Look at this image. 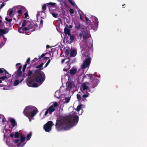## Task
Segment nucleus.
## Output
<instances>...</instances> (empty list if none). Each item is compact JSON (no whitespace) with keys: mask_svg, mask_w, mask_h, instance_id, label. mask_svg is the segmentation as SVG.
I'll return each instance as SVG.
<instances>
[{"mask_svg":"<svg viewBox=\"0 0 147 147\" xmlns=\"http://www.w3.org/2000/svg\"><path fill=\"white\" fill-rule=\"evenodd\" d=\"M9 121L11 125L8 124L5 126V128L3 130L4 133V140L5 139L6 142L9 147H22L26 143L25 142L26 136H22L20 139H17L14 141H10L9 137L5 138L14 129V127L16 125L15 120L13 119H11Z\"/></svg>","mask_w":147,"mask_h":147,"instance_id":"f257e3e1","label":"nucleus"},{"mask_svg":"<svg viewBox=\"0 0 147 147\" xmlns=\"http://www.w3.org/2000/svg\"><path fill=\"white\" fill-rule=\"evenodd\" d=\"M78 121V117L75 112H72L68 116L57 121L56 125V129L58 131L62 129L68 130L72 126L75 125Z\"/></svg>","mask_w":147,"mask_h":147,"instance_id":"f03ea898","label":"nucleus"},{"mask_svg":"<svg viewBox=\"0 0 147 147\" xmlns=\"http://www.w3.org/2000/svg\"><path fill=\"white\" fill-rule=\"evenodd\" d=\"M43 63H41L37 68L39 70H36L34 76L29 78L27 81V85L30 87H36L41 85L45 79V76L44 73L40 70L43 69Z\"/></svg>","mask_w":147,"mask_h":147,"instance_id":"7ed1b4c3","label":"nucleus"},{"mask_svg":"<svg viewBox=\"0 0 147 147\" xmlns=\"http://www.w3.org/2000/svg\"><path fill=\"white\" fill-rule=\"evenodd\" d=\"M26 10V9L24 6L21 5L14 6L9 9L5 20L7 22H10L12 21V18L13 17V20L17 22L19 18L18 16L15 17V14L17 13L18 16H21L23 14V12H25Z\"/></svg>","mask_w":147,"mask_h":147,"instance_id":"20e7f679","label":"nucleus"},{"mask_svg":"<svg viewBox=\"0 0 147 147\" xmlns=\"http://www.w3.org/2000/svg\"><path fill=\"white\" fill-rule=\"evenodd\" d=\"M37 112V109L35 107L32 106L26 107L24 111V115L29 118L30 121L33 119V117Z\"/></svg>","mask_w":147,"mask_h":147,"instance_id":"39448f33","label":"nucleus"},{"mask_svg":"<svg viewBox=\"0 0 147 147\" xmlns=\"http://www.w3.org/2000/svg\"><path fill=\"white\" fill-rule=\"evenodd\" d=\"M90 84L88 82H85L82 84L80 88L82 92L84 93H86L87 94H84L82 96L83 98H86L89 96V94L88 93L90 91Z\"/></svg>","mask_w":147,"mask_h":147,"instance_id":"423d86ee","label":"nucleus"},{"mask_svg":"<svg viewBox=\"0 0 147 147\" xmlns=\"http://www.w3.org/2000/svg\"><path fill=\"white\" fill-rule=\"evenodd\" d=\"M21 68L22 66H20L16 72V77L17 79L15 80L14 82V85L15 86H17L19 84L20 81L21 82L24 80V77L22 76Z\"/></svg>","mask_w":147,"mask_h":147,"instance_id":"0eeeda50","label":"nucleus"},{"mask_svg":"<svg viewBox=\"0 0 147 147\" xmlns=\"http://www.w3.org/2000/svg\"><path fill=\"white\" fill-rule=\"evenodd\" d=\"M24 23H25V26L26 27L28 31L32 32L35 30V25L33 22L27 21H24Z\"/></svg>","mask_w":147,"mask_h":147,"instance_id":"6e6552de","label":"nucleus"},{"mask_svg":"<svg viewBox=\"0 0 147 147\" xmlns=\"http://www.w3.org/2000/svg\"><path fill=\"white\" fill-rule=\"evenodd\" d=\"M58 104L56 102H54L49 108H48L45 112L44 116H46L48 113L51 114L54 111L55 108L57 106Z\"/></svg>","mask_w":147,"mask_h":147,"instance_id":"1a4fd4ad","label":"nucleus"},{"mask_svg":"<svg viewBox=\"0 0 147 147\" xmlns=\"http://www.w3.org/2000/svg\"><path fill=\"white\" fill-rule=\"evenodd\" d=\"M53 125L52 121H49L44 125L43 127L44 129L46 131L49 132L51 131Z\"/></svg>","mask_w":147,"mask_h":147,"instance_id":"9d476101","label":"nucleus"},{"mask_svg":"<svg viewBox=\"0 0 147 147\" xmlns=\"http://www.w3.org/2000/svg\"><path fill=\"white\" fill-rule=\"evenodd\" d=\"M67 88L69 90L73 89L75 86V83L72 81V79L69 78L67 83Z\"/></svg>","mask_w":147,"mask_h":147,"instance_id":"9b49d317","label":"nucleus"},{"mask_svg":"<svg viewBox=\"0 0 147 147\" xmlns=\"http://www.w3.org/2000/svg\"><path fill=\"white\" fill-rule=\"evenodd\" d=\"M69 61V60L67 58L63 59L61 61V63L64 66L65 65L63 69V70L66 71H67L70 67V66L68 63Z\"/></svg>","mask_w":147,"mask_h":147,"instance_id":"f8f14e48","label":"nucleus"},{"mask_svg":"<svg viewBox=\"0 0 147 147\" xmlns=\"http://www.w3.org/2000/svg\"><path fill=\"white\" fill-rule=\"evenodd\" d=\"M50 11H53L57 8L56 3H55L50 2L47 4Z\"/></svg>","mask_w":147,"mask_h":147,"instance_id":"ddd939ff","label":"nucleus"},{"mask_svg":"<svg viewBox=\"0 0 147 147\" xmlns=\"http://www.w3.org/2000/svg\"><path fill=\"white\" fill-rule=\"evenodd\" d=\"M27 31H28V30L26 27L25 26V23L23 22L22 24V27L19 28L18 31L20 33H24Z\"/></svg>","mask_w":147,"mask_h":147,"instance_id":"4468645a","label":"nucleus"},{"mask_svg":"<svg viewBox=\"0 0 147 147\" xmlns=\"http://www.w3.org/2000/svg\"><path fill=\"white\" fill-rule=\"evenodd\" d=\"M90 62V58H88L86 59L82 65V68L83 69H84L87 67L89 66Z\"/></svg>","mask_w":147,"mask_h":147,"instance_id":"2eb2a0df","label":"nucleus"},{"mask_svg":"<svg viewBox=\"0 0 147 147\" xmlns=\"http://www.w3.org/2000/svg\"><path fill=\"white\" fill-rule=\"evenodd\" d=\"M11 75L9 74L8 72H6L5 76L0 77V80H2L3 81H6L8 78H10Z\"/></svg>","mask_w":147,"mask_h":147,"instance_id":"dca6fc26","label":"nucleus"},{"mask_svg":"<svg viewBox=\"0 0 147 147\" xmlns=\"http://www.w3.org/2000/svg\"><path fill=\"white\" fill-rule=\"evenodd\" d=\"M9 32V30L6 28L0 29V36H2L4 34L7 33Z\"/></svg>","mask_w":147,"mask_h":147,"instance_id":"f3484780","label":"nucleus"},{"mask_svg":"<svg viewBox=\"0 0 147 147\" xmlns=\"http://www.w3.org/2000/svg\"><path fill=\"white\" fill-rule=\"evenodd\" d=\"M9 137L12 138L14 137L16 138H18L19 137V134L18 132H13L11 133L8 137L9 138Z\"/></svg>","mask_w":147,"mask_h":147,"instance_id":"a211bd4d","label":"nucleus"},{"mask_svg":"<svg viewBox=\"0 0 147 147\" xmlns=\"http://www.w3.org/2000/svg\"><path fill=\"white\" fill-rule=\"evenodd\" d=\"M45 13L43 11H38V14L37 15V18L40 17L42 18H44L45 17Z\"/></svg>","mask_w":147,"mask_h":147,"instance_id":"6ab92c4d","label":"nucleus"},{"mask_svg":"<svg viewBox=\"0 0 147 147\" xmlns=\"http://www.w3.org/2000/svg\"><path fill=\"white\" fill-rule=\"evenodd\" d=\"M79 35L80 38H82L84 39H85L87 38L86 33L84 31H83L81 33H80Z\"/></svg>","mask_w":147,"mask_h":147,"instance_id":"aec40b11","label":"nucleus"},{"mask_svg":"<svg viewBox=\"0 0 147 147\" xmlns=\"http://www.w3.org/2000/svg\"><path fill=\"white\" fill-rule=\"evenodd\" d=\"M70 98L68 97L65 98H61V99L64 103H67L70 101Z\"/></svg>","mask_w":147,"mask_h":147,"instance_id":"412c9836","label":"nucleus"},{"mask_svg":"<svg viewBox=\"0 0 147 147\" xmlns=\"http://www.w3.org/2000/svg\"><path fill=\"white\" fill-rule=\"evenodd\" d=\"M77 70V69L75 67L72 68L70 71V74L71 75H74L75 74H76Z\"/></svg>","mask_w":147,"mask_h":147,"instance_id":"4be33fe9","label":"nucleus"},{"mask_svg":"<svg viewBox=\"0 0 147 147\" xmlns=\"http://www.w3.org/2000/svg\"><path fill=\"white\" fill-rule=\"evenodd\" d=\"M5 122V119L4 116L2 115H0V123L3 124Z\"/></svg>","mask_w":147,"mask_h":147,"instance_id":"5701e85b","label":"nucleus"},{"mask_svg":"<svg viewBox=\"0 0 147 147\" xmlns=\"http://www.w3.org/2000/svg\"><path fill=\"white\" fill-rule=\"evenodd\" d=\"M92 88L96 87L98 84V81L97 80L94 79L92 81Z\"/></svg>","mask_w":147,"mask_h":147,"instance_id":"b1692460","label":"nucleus"},{"mask_svg":"<svg viewBox=\"0 0 147 147\" xmlns=\"http://www.w3.org/2000/svg\"><path fill=\"white\" fill-rule=\"evenodd\" d=\"M64 32L66 34H67L69 36L70 34V30L68 27H65L64 29Z\"/></svg>","mask_w":147,"mask_h":147,"instance_id":"393cba45","label":"nucleus"},{"mask_svg":"<svg viewBox=\"0 0 147 147\" xmlns=\"http://www.w3.org/2000/svg\"><path fill=\"white\" fill-rule=\"evenodd\" d=\"M77 52L76 50H72L70 52V55L72 57H74L76 55Z\"/></svg>","mask_w":147,"mask_h":147,"instance_id":"a878e982","label":"nucleus"},{"mask_svg":"<svg viewBox=\"0 0 147 147\" xmlns=\"http://www.w3.org/2000/svg\"><path fill=\"white\" fill-rule=\"evenodd\" d=\"M68 77L67 75H64L62 76V81L63 82H65L67 79H68Z\"/></svg>","mask_w":147,"mask_h":147,"instance_id":"bb28decb","label":"nucleus"},{"mask_svg":"<svg viewBox=\"0 0 147 147\" xmlns=\"http://www.w3.org/2000/svg\"><path fill=\"white\" fill-rule=\"evenodd\" d=\"M68 1L71 5L74 6L76 8H78L77 6L76 5L75 2L73 0H68Z\"/></svg>","mask_w":147,"mask_h":147,"instance_id":"cd10ccee","label":"nucleus"},{"mask_svg":"<svg viewBox=\"0 0 147 147\" xmlns=\"http://www.w3.org/2000/svg\"><path fill=\"white\" fill-rule=\"evenodd\" d=\"M55 96L56 97L58 98L60 97V94L59 91H56L55 94Z\"/></svg>","mask_w":147,"mask_h":147,"instance_id":"c85d7f7f","label":"nucleus"},{"mask_svg":"<svg viewBox=\"0 0 147 147\" xmlns=\"http://www.w3.org/2000/svg\"><path fill=\"white\" fill-rule=\"evenodd\" d=\"M52 15L55 18H57L58 17V14L57 13H54L53 11H50Z\"/></svg>","mask_w":147,"mask_h":147,"instance_id":"c756f323","label":"nucleus"},{"mask_svg":"<svg viewBox=\"0 0 147 147\" xmlns=\"http://www.w3.org/2000/svg\"><path fill=\"white\" fill-rule=\"evenodd\" d=\"M32 133L30 132L27 135L26 140L27 141L29 140L31 137Z\"/></svg>","mask_w":147,"mask_h":147,"instance_id":"7c9ffc66","label":"nucleus"},{"mask_svg":"<svg viewBox=\"0 0 147 147\" xmlns=\"http://www.w3.org/2000/svg\"><path fill=\"white\" fill-rule=\"evenodd\" d=\"M7 40L6 38H5L4 36L3 37L2 40L3 41L1 42L2 45H3L6 43V42Z\"/></svg>","mask_w":147,"mask_h":147,"instance_id":"2f4dec72","label":"nucleus"},{"mask_svg":"<svg viewBox=\"0 0 147 147\" xmlns=\"http://www.w3.org/2000/svg\"><path fill=\"white\" fill-rule=\"evenodd\" d=\"M81 107H82V105H78L77 106V108L76 109V111L77 112H79V111L81 110Z\"/></svg>","mask_w":147,"mask_h":147,"instance_id":"473e14b6","label":"nucleus"},{"mask_svg":"<svg viewBox=\"0 0 147 147\" xmlns=\"http://www.w3.org/2000/svg\"><path fill=\"white\" fill-rule=\"evenodd\" d=\"M70 39V42H71L73 41V40L74 39V37L73 35H71L69 37Z\"/></svg>","mask_w":147,"mask_h":147,"instance_id":"72a5a7b5","label":"nucleus"},{"mask_svg":"<svg viewBox=\"0 0 147 147\" xmlns=\"http://www.w3.org/2000/svg\"><path fill=\"white\" fill-rule=\"evenodd\" d=\"M77 99L79 100H81L82 99V97L81 96V95L79 94H78L77 95Z\"/></svg>","mask_w":147,"mask_h":147,"instance_id":"f704fd0d","label":"nucleus"},{"mask_svg":"<svg viewBox=\"0 0 147 147\" xmlns=\"http://www.w3.org/2000/svg\"><path fill=\"white\" fill-rule=\"evenodd\" d=\"M3 71H5V73L7 72L6 71L5 69L3 68H0V73H2Z\"/></svg>","mask_w":147,"mask_h":147,"instance_id":"c9c22d12","label":"nucleus"},{"mask_svg":"<svg viewBox=\"0 0 147 147\" xmlns=\"http://www.w3.org/2000/svg\"><path fill=\"white\" fill-rule=\"evenodd\" d=\"M45 54H42L40 57H39V59H41V58H43V59H48V58L46 57H45L44 58V57L45 56Z\"/></svg>","mask_w":147,"mask_h":147,"instance_id":"e433bc0d","label":"nucleus"},{"mask_svg":"<svg viewBox=\"0 0 147 147\" xmlns=\"http://www.w3.org/2000/svg\"><path fill=\"white\" fill-rule=\"evenodd\" d=\"M30 60V57L28 58V59H27V61H26L25 64H26V66H27V64H29Z\"/></svg>","mask_w":147,"mask_h":147,"instance_id":"4c0bfd02","label":"nucleus"},{"mask_svg":"<svg viewBox=\"0 0 147 147\" xmlns=\"http://www.w3.org/2000/svg\"><path fill=\"white\" fill-rule=\"evenodd\" d=\"M69 12L71 16H72L74 13V10L70 8L69 9Z\"/></svg>","mask_w":147,"mask_h":147,"instance_id":"58836bf2","label":"nucleus"},{"mask_svg":"<svg viewBox=\"0 0 147 147\" xmlns=\"http://www.w3.org/2000/svg\"><path fill=\"white\" fill-rule=\"evenodd\" d=\"M86 75L87 76L88 78H90V79L93 78V75L92 74L86 75Z\"/></svg>","mask_w":147,"mask_h":147,"instance_id":"ea45409f","label":"nucleus"},{"mask_svg":"<svg viewBox=\"0 0 147 147\" xmlns=\"http://www.w3.org/2000/svg\"><path fill=\"white\" fill-rule=\"evenodd\" d=\"M93 18L95 19V22L97 24V26L98 24V20L97 18H96L95 17H93Z\"/></svg>","mask_w":147,"mask_h":147,"instance_id":"a19ab883","label":"nucleus"},{"mask_svg":"<svg viewBox=\"0 0 147 147\" xmlns=\"http://www.w3.org/2000/svg\"><path fill=\"white\" fill-rule=\"evenodd\" d=\"M26 12V11H25V12H24L25 18H27L28 17V13L27 12ZM23 13H24V12H23Z\"/></svg>","mask_w":147,"mask_h":147,"instance_id":"79ce46f5","label":"nucleus"},{"mask_svg":"<svg viewBox=\"0 0 147 147\" xmlns=\"http://www.w3.org/2000/svg\"><path fill=\"white\" fill-rule=\"evenodd\" d=\"M26 64H25L24 65V67H23V72H24L25 69H26Z\"/></svg>","mask_w":147,"mask_h":147,"instance_id":"37998d69","label":"nucleus"},{"mask_svg":"<svg viewBox=\"0 0 147 147\" xmlns=\"http://www.w3.org/2000/svg\"><path fill=\"white\" fill-rule=\"evenodd\" d=\"M42 9L43 10H45L46 9V5H44L42 6Z\"/></svg>","mask_w":147,"mask_h":147,"instance_id":"c03bdc74","label":"nucleus"},{"mask_svg":"<svg viewBox=\"0 0 147 147\" xmlns=\"http://www.w3.org/2000/svg\"><path fill=\"white\" fill-rule=\"evenodd\" d=\"M11 88L10 87L7 88V86H6L5 87V88H3L4 90H7L9 89H11Z\"/></svg>","mask_w":147,"mask_h":147,"instance_id":"a18cd8bd","label":"nucleus"},{"mask_svg":"<svg viewBox=\"0 0 147 147\" xmlns=\"http://www.w3.org/2000/svg\"><path fill=\"white\" fill-rule=\"evenodd\" d=\"M5 5V4L4 3H2L1 5V6L0 7V9L1 8Z\"/></svg>","mask_w":147,"mask_h":147,"instance_id":"49530a36","label":"nucleus"},{"mask_svg":"<svg viewBox=\"0 0 147 147\" xmlns=\"http://www.w3.org/2000/svg\"><path fill=\"white\" fill-rule=\"evenodd\" d=\"M38 60V59L37 58H35L34 59V60L32 61V62H33L35 61L36 60Z\"/></svg>","mask_w":147,"mask_h":147,"instance_id":"de8ad7c7","label":"nucleus"},{"mask_svg":"<svg viewBox=\"0 0 147 147\" xmlns=\"http://www.w3.org/2000/svg\"><path fill=\"white\" fill-rule=\"evenodd\" d=\"M3 45H2L1 42H0V48H1Z\"/></svg>","mask_w":147,"mask_h":147,"instance_id":"09e8293b","label":"nucleus"},{"mask_svg":"<svg viewBox=\"0 0 147 147\" xmlns=\"http://www.w3.org/2000/svg\"><path fill=\"white\" fill-rule=\"evenodd\" d=\"M82 112H83L82 110H81V112H80V113H78V114L79 115H81L82 114Z\"/></svg>","mask_w":147,"mask_h":147,"instance_id":"8fccbe9b","label":"nucleus"},{"mask_svg":"<svg viewBox=\"0 0 147 147\" xmlns=\"http://www.w3.org/2000/svg\"><path fill=\"white\" fill-rule=\"evenodd\" d=\"M32 73V71H30L29 72L28 74L29 75H30Z\"/></svg>","mask_w":147,"mask_h":147,"instance_id":"3c124183","label":"nucleus"},{"mask_svg":"<svg viewBox=\"0 0 147 147\" xmlns=\"http://www.w3.org/2000/svg\"><path fill=\"white\" fill-rule=\"evenodd\" d=\"M49 64V63H46V64H45V67H46L48 66V64Z\"/></svg>","mask_w":147,"mask_h":147,"instance_id":"603ef678","label":"nucleus"},{"mask_svg":"<svg viewBox=\"0 0 147 147\" xmlns=\"http://www.w3.org/2000/svg\"><path fill=\"white\" fill-rule=\"evenodd\" d=\"M79 15H80V20H82V17L81 15L80 14H79Z\"/></svg>","mask_w":147,"mask_h":147,"instance_id":"864d4df0","label":"nucleus"},{"mask_svg":"<svg viewBox=\"0 0 147 147\" xmlns=\"http://www.w3.org/2000/svg\"><path fill=\"white\" fill-rule=\"evenodd\" d=\"M2 21V18L0 16V23Z\"/></svg>","mask_w":147,"mask_h":147,"instance_id":"5fc2aeb1","label":"nucleus"},{"mask_svg":"<svg viewBox=\"0 0 147 147\" xmlns=\"http://www.w3.org/2000/svg\"><path fill=\"white\" fill-rule=\"evenodd\" d=\"M40 23L41 24H42L43 23L42 20H41L40 22Z\"/></svg>","mask_w":147,"mask_h":147,"instance_id":"6e6d98bb","label":"nucleus"},{"mask_svg":"<svg viewBox=\"0 0 147 147\" xmlns=\"http://www.w3.org/2000/svg\"><path fill=\"white\" fill-rule=\"evenodd\" d=\"M85 19H86V20L87 21H88V19L86 17V18H85Z\"/></svg>","mask_w":147,"mask_h":147,"instance_id":"4d7b16f0","label":"nucleus"},{"mask_svg":"<svg viewBox=\"0 0 147 147\" xmlns=\"http://www.w3.org/2000/svg\"><path fill=\"white\" fill-rule=\"evenodd\" d=\"M50 62V60L49 59L48 60V61L47 62V63H49H49Z\"/></svg>","mask_w":147,"mask_h":147,"instance_id":"13d9d810","label":"nucleus"},{"mask_svg":"<svg viewBox=\"0 0 147 147\" xmlns=\"http://www.w3.org/2000/svg\"><path fill=\"white\" fill-rule=\"evenodd\" d=\"M20 65V63H18L16 64V65L17 66L18 65Z\"/></svg>","mask_w":147,"mask_h":147,"instance_id":"bf43d9fd","label":"nucleus"},{"mask_svg":"<svg viewBox=\"0 0 147 147\" xmlns=\"http://www.w3.org/2000/svg\"><path fill=\"white\" fill-rule=\"evenodd\" d=\"M57 0L60 2H61L62 1V0Z\"/></svg>","mask_w":147,"mask_h":147,"instance_id":"052dcab7","label":"nucleus"},{"mask_svg":"<svg viewBox=\"0 0 147 147\" xmlns=\"http://www.w3.org/2000/svg\"><path fill=\"white\" fill-rule=\"evenodd\" d=\"M2 82V81L0 80V83H1Z\"/></svg>","mask_w":147,"mask_h":147,"instance_id":"680f3d73","label":"nucleus"},{"mask_svg":"<svg viewBox=\"0 0 147 147\" xmlns=\"http://www.w3.org/2000/svg\"><path fill=\"white\" fill-rule=\"evenodd\" d=\"M124 5H123V7H124Z\"/></svg>","mask_w":147,"mask_h":147,"instance_id":"e2e57ef3","label":"nucleus"},{"mask_svg":"<svg viewBox=\"0 0 147 147\" xmlns=\"http://www.w3.org/2000/svg\"><path fill=\"white\" fill-rule=\"evenodd\" d=\"M124 5H123V7H124Z\"/></svg>","mask_w":147,"mask_h":147,"instance_id":"0e129e2a","label":"nucleus"},{"mask_svg":"<svg viewBox=\"0 0 147 147\" xmlns=\"http://www.w3.org/2000/svg\"><path fill=\"white\" fill-rule=\"evenodd\" d=\"M16 16H15V17H16V16H17V15H16Z\"/></svg>","mask_w":147,"mask_h":147,"instance_id":"69168bd1","label":"nucleus"},{"mask_svg":"<svg viewBox=\"0 0 147 147\" xmlns=\"http://www.w3.org/2000/svg\"><path fill=\"white\" fill-rule=\"evenodd\" d=\"M41 114H42V113H40V116L41 115Z\"/></svg>","mask_w":147,"mask_h":147,"instance_id":"338daca9","label":"nucleus"},{"mask_svg":"<svg viewBox=\"0 0 147 147\" xmlns=\"http://www.w3.org/2000/svg\"><path fill=\"white\" fill-rule=\"evenodd\" d=\"M44 117H42L41 118H42V119H43V118H44Z\"/></svg>","mask_w":147,"mask_h":147,"instance_id":"774afa93","label":"nucleus"}]
</instances>
